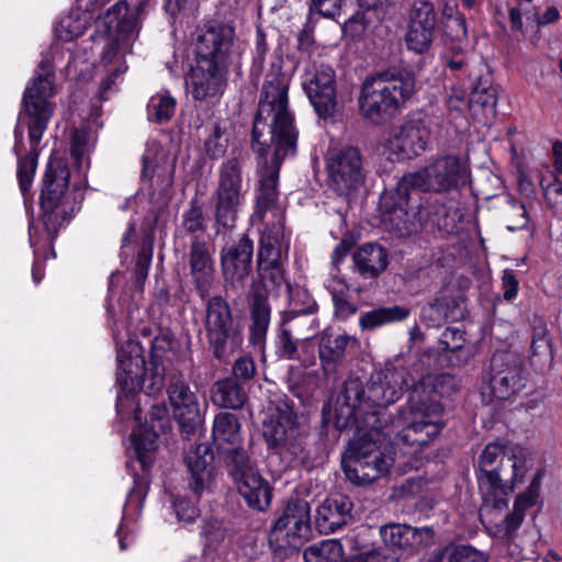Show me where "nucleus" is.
<instances>
[{"label":"nucleus","instance_id":"obj_30","mask_svg":"<svg viewBox=\"0 0 562 562\" xmlns=\"http://www.w3.org/2000/svg\"><path fill=\"white\" fill-rule=\"evenodd\" d=\"M353 262L363 278H376L387 267V251L379 244H364L353 254Z\"/></svg>","mask_w":562,"mask_h":562},{"label":"nucleus","instance_id":"obj_16","mask_svg":"<svg viewBox=\"0 0 562 562\" xmlns=\"http://www.w3.org/2000/svg\"><path fill=\"white\" fill-rule=\"evenodd\" d=\"M204 326L210 348L217 359L226 356L229 342L236 347L241 342V337L234 326L232 308L221 295L207 300Z\"/></svg>","mask_w":562,"mask_h":562},{"label":"nucleus","instance_id":"obj_38","mask_svg":"<svg viewBox=\"0 0 562 562\" xmlns=\"http://www.w3.org/2000/svg\"><path fill=\"white\" fill-rule=\"evenodd\" d=\"M145 372V360L142 357H119L116 379L124 391L131 392L140 386Z\"/></svg>","mask_w":562,"mask_h":562},{"label":"nucleus","instance_id":"obj_20","mask_svg":"<svg viewBox=\"0 0 562 562\" xmlns=\"http://www.w3.org/2000/svg\"><path fill=\"white\" fill-rule=\"evenodd\" d=\"M311 508L304 499H293L288 503L281 517L274 522L270 541L280 546L297 547L311 535Z\"/></svg>","mask_w":562,"mask_h":562},{"label":"nucleus","instance_id":"obj_25","mask_svg":"<svg viewBox=\"0 0 562 562\" xmlns=\"http://www.w3.org/2000/svg\"><path fill=\"white\" fill-rule=\"evenodd\" d=\"M352 503L345 495L327 497L316 512V527L321 533H333L352 519Z\"/></svg>","mask_w":562,"mask_h":562},{"label":"nucleus","instance_id":"obj_61","mask_svg":"<svg viewBox=\"0 0 562 562\" xmlns=\"http://www.w3.org/2000/svg\"><path fill=\"white\" fill-rule=\"evenodd\" d=\"M504 299L507 301L513 300L517 293L519 283L512 270H505L502 278Z\"/></svg>","mask_w":562,"mask_h":562},{"label":"nucleus","instance_id":"obj_56","mask_svg":"<svg viewBox=\"0 0 562 562\" xmlns=\"http://www.w3.org/2000/svg\"><path fill=\"white\" fill-rule=\"evenodd\" d=\"M463 333L457 328H446L441 336V342L447 350L456 351L462 348L464 342Z\"/></svg>","mask_w":562,"mask_h":562},{"label":"nucleus","instance_id":"obj_2","mask_svg":"<svg viewBox=\"0 0 562 562\" xmlns=\"http://www.w3.org/2000/svg\"><path fill=\"white\" fill-rule=\"evenodd\" d=\"M527 450L516 443L491 442L479 457V490L482 495L481 518L501 538L510 539L520 527L527 508L532 507L540 494L541 474L532 479L527 490L519 494L510 514L502 519L508 497L527 471Z\"/></svg>","mask_w":562,"mask_h":562},{"label":"nucleus","instance_id":"obj_55","mask_svg":"<svg viewBox=\"0 0 562 562\" xmlns=\"http://www.w3.org/2000/svg\"><path fill=\"white\" fill-rule=\"evenodd\" d=\"M173 507L179 520L191 522L199 516V509L190 501L176 499Z\"/></svg>","mask_w":562,"mask_h":562},{"label":"nucleus","instance_id":"obj_40","mask_svg":"<svg viewBox=\"0 0 562 562\" xmlns=\"http://www.w3.org/2000/svg\"><path fill=\"white\" fill-rule=\"evenodd\" d=\"M172 339L167 335L157 336L151 341L150 359L155 372L151 376L150 392L160 391L164 385L165 369L162 368V360L172 349Z\"/></svg>","mask_w":562,"mask_h":562},{"label":"nucleus","instance_id":"obj_63","mask_svg":"<svg viewBox=\"0 0 562 562\" xmlns=\"http://www.w3.org/2000/svg\"><path fill=\"white\" fill-rule=\"evenodd\" d=\"M344 562H389V559L380 550H371L352 555Z\"/></svg>","mask_w":562,"mask_h":562},{"label":"nucleus","instance_id":"obj_39","mask_svg":"<svg viewBox=\"0 0 562 562\" xmlns=\"http://www.w3.org/2000/svg\"><path fill=\"white\" fill-rule=\"evenodd\" d=\"M305 562H344L345 550L337 539L323 540L304 550Z\"/></svg>","mask_w":562,"mask_h":562},{"label":"nucleus","instance_id":"obj_4","mask_svg":"<svg viewBox=\"0 0 562 562\" xmlns=\"http://www.w3.org/2000/svg\"><path fill=\"white\" fill-rule=\"evenodd\" d=\"M54 79L55 75L50 68L44 61L41 63L40 71L32 83L26 87L22 99V109L14 128V151L20 154L23 149L22 124H25L31 149L29 156L20 158L18 162V178L23 195H26L31 189L37 166V146L54 112V104L50 102L55 94Z\"/></svg>","mask_w":562,"mask_h":562},{"label":"nucleus","instance_id":"obj_14","mask_svg":"<svg viewBox=\"0 0 562 562\" xmlns=\"http://www.w3.org/2000/svg\"><path fill=\"white\" fill-rule=\"evenodd\" d=\"M403 187V178L393 191L381 198V207L384 210V224L396 235L404 237L418 232L423 226V213L419 204L412 203L409 199L411 186Z\"/></svg>","mask_w":562,"mask_h":562},{"label":"nucleus","instance_id":"obj_7","mask_svg":"<svg viewBox=\"0 0 562 562\" xmlns=\"http://www.w3.org/2000/svg\"><path fill=\"white\" fill-rule=\"evenodd\" d=\"M341 458L347 479L358 485L370 484L389 473L392 459L378 445V429L356 430Z\"/></svg>","mask_w":562,"mask_h":562},{"label":"nucleus","instance_id":"obj_24","mask_svg":"<svg viewBox=\"0 0 562 562\" xmlns=\"http://www.w3.org/2000/svg\"><path fill=\"white\" fill-rule=\"evenodd\" d=\"M190 276L199 295L204 299L209 295L214 281V262L204 240L194 237L189 251Z\"/></svg>","mask_w":562,"mask_h":562},{"label":"nucleus","instance_id":"obj_35","mask_svg":"<svg viewBox=\"0 0 562 562\" xmlns=\"http://www.w3.org/2000/svg\"><path fill=\"white\" fill-rule=\"evenodd\" d=\"M384 544L393 552L394 557L389 562H394L413 553V527L407 525L383 526L380 530Z\"/></svg>","mask_w":562,"mask_h":562},{"label":"nucleus","instance_id":"obj_21","mask_svg":"<svg viewBox=\"0 0 562 562\" xmlns=\"http://www.w3.org/2000/svg\"><path fill=\"white\" fill-rule=\"evenodd\" d=\"M429 128L420 121H409L394 127L384 144V153L391 160H406L419 156L428 146Z\"/></svg>","mask_w":562,"mask_h":562},{"label":"nucleus","instance_id":"obj_29","mask_svg":"<svg viewBox=\"0 0 562 562\" xmlns=\"http://www.w3.org/2000/svg\"><path fill=\"white\" fill-rule=\"evenodd\" d=\"M187 463L191 473L190 487L195 494H200L213 479V454L207 446L200 445L189 452Z\"/></svg>","mask_w":562,"mask_h":562},{"label":"nucleus","instance_id":"obj_10","mask_svg":"<svg viewBox=\"0 0 562 562\" xmlns=\"http://www.w3.org/2000/svg\"><path fill=\"white\" fill-rule=\"evenodd\" d=\"M262 436L268 447L289 462L306 459L304 436L291 408H278L271 414L263 422Z\"/></svg>","mask_w":562,"mask_h":562},{"label":"nucleus","instance_id":"obj_47","mask_svg":"<svg viewBox=\"0 0 562 562\" xmlns=\"http://www.w3.org/2000/svg\"><path fill=\"white\" fill-rule=\"evenodd\" d=\"M443 35L452 42L461 45L463 41L468 38V29L465 24V18L460 14L453 19L441 22Z\"/></svg>","mask_w":562,"mask_h":562},{"label":"nucleus","instance_id":"obj_28","mask_svg":"<svg viewBox=\"0 0 562 562\" xmlns=\"http://www.w3.org/2000/svg\"><path fill=\"white\" fill-rule=\"evenodd\" d=\"M212 436L214 445L224 453H239L240 424L234 414L226 412L216 414Z\"/></svg>","mask_w":562,"mask_h":562},{"label":"nucleus","instance_id":"obj_26","mask_svg":"<svg viewBox=\"0 0 562 562\" xmlns=\"http://www.w3.org/2000/svg\"><path fill=\"white\" fill-rule=\"evenodd\" d=\"M238 493L249 507L257 510H266L271 502V486L252 468L241 469L235 477Z\"/></svg>","mask_w":562,"mask_h":562},{"label":"nucleus","instance_id":"obj_17","mask_svg":"<svg viewBox=\"0 0 562 562\" xmlns=\"http://www.w3.org/2000/svg\"><path fill=\"white\" fill-rule=\"evenodd\" d=\"M196 59L206 60L228 69L241 55V46L235 40V30L228 24L207 27L198 37L195 45Z\"/></svg>","mask_w":562,"mask_h":562},{"label":"nucleus","instance_id":"obj_6","mask_svg":"<svg viewBox=\"0 0 562 562\" xmlns=\"http://www.w3.org/2000/svg\"><path fill=\"white\" fill-rule=\"evenodd\" d=\"M415 86V76L407 70L366 79L359 95L361 114L374 122L394 115L413 97Z\"/></svg>","mask_w":562,"mask_h":562},{"label":"nucleus","instance_id":"obj_58","mask_svg":"<svg viewBox=\"0 0 562 562\" xmlns=\"http://www.w3.org/2000/svg\"><path fill=\"white\" fill-rule=\"evenodd\" d=\"M443 59L446 66L452 71H459L463 69L468 64V59L462 53L461 45H453L451 47V56L446 55Z\"/></svg>","mask_w":562,"mask_h":562},{"label":"nucleus","instance_id":"obj_50","mask_svg":"<svg viewBox=\"0 0 562 562\" xmlns=\"http://www.w3.org/2000/svg\"><path fill=\"white\" fill-rule=\"evenodd\" d=\"M448 562H487V555L471 547L460 546L454 548L448 555Z\"/></svg>","mask_w":562,"mask_h":562},{"label":"nucleus","instance_id":"obj_13","mask_svg":"<svg viewBox=\"0 0 562 562\" xmlns=\"http://www.w3.org/2000/svg\"><path fill=\"white\" fill-rule=\"evenodd\" d=\"M214 200L216 223L232 227L244 200L241 164L236 157L228 158L220 167Z\"/></svg>","mask_w":562,"mask_h":562},{"label":"nucleus","instance_id":"obj_48","mask_svg":"<svg viewBox=\"0 0 562 562\" xmlns=\"http://www.w3.org/2000/svg\"><path fill=\"white\" fill-rule=\"evenodd\" d=\"M205 151L211 158L222 157L227 147V140L223 136V132L217 124L212 125L210 134L204 143Z\"/></svg>","mask_w":562,"mask_h":562},{"label":"nucleus","instance_id":"obj_52","mask_svg":"<svg viewBox=\"0 0 562 562\" xmlns=\"http://www.w3.org/2000/svg\"><path fill=\"white\" fill-rule=\"evenodd\" d=\"M278 352L281 358L293 360L297 353V342L293 339L290 329L282 327L278 339Z\"/></svg>","mask_w":562,"mask_h":562},{"label":"nucleus","instance_id":"obj_54","mask_svg":"<svg viewBox=\"0 0 562 562\" xmlns=\"http://www.w3.org/2000/svg\"><path fill=\"white\" fill-rule=\"evenodd\" d=\"M335 282L336 280L330 282L327 288L331 292L336 310L340 313L353 314L356 308L352 307L345 299V295L348 291L347 284H340L339 286H336Z\"/></svg>","mask_w":562,"mask_h":562},{"label":"nucleus","instance_id":"obj_45","mask_svg":"<svg viewBox=\"0 0 562 562\" xmlns=\"http://www.w3.org/2000/svg\"><path fill=\"white\" fill-rule=\"evenodd\" d=\"M547 205L554 212L562 214V181L554 178L551 182H540Z\"/></svg>","mask_w":562,"mask_h":562},{"label":"nucleus","instance_id":"obj_32","mask_svg":"<svg viewBox=\"0 0 562 562\" xmlns=\"http://www.w3.org/2000/svg\"><path fill=\"white\" fill-rule=\"evenodd\" d=\"M248 397L245 386L234 378L216 381L211 390V401L226 409H240Z\"/></svg>","mask_w":562,"mask_h":562},{"label":"nucleus","instance_id":"obj_11","mask_svg":"<svg viewBox=\"0 0 562 562\" xmlns=\"http://www.w3.org/2000/svg\"><path fill=\"white\" fill-rule=\"evenodd\" d=\"M364 158L356 146L328 149L325 157L327 184L338 195L349 198L364 183Z\"/></svg>","mask_w":562,"mask_h":562},{"label":"nucleus","instance_id":"obj_57","mask_svg":"<svg viewBox=\"0 0 562 562\" xmlns=\"http://www.w3.org/2000/svg\"><path fill=\"white\" fill-rule=\"evenodd\" d=\"M413 552L432 543L435 531L431 527L413 528Z\"/></svg>","mask_w":562,"mask_h":562},{"label":"nucleus","instance_id":"obj_46","mask_svg":"<svg viewBox=\"0 0 562 562\" xmlns=\"http://www.w3.org/2000/svg\"><path fill=\"white\" fill-rule=\"evenodd\" d=\"M182 226L188 233L204 231L203 210L196 200H192L189 209L184 211L182 215Z\"/></svg>","mask_w":562,"mask_h":562},{"label":"nucleus","instance_id":"obj_3","mask_svg":"<svg viewBox=\"0 0 562 562\" xmlns=\"http://www.w3.org/2000/svg\"><path fill=\"white\" fill-rule=\"evenodd\" d=\"M408 372L403 367L373 372L366 384L359 378L346 380L337 397L335 427L339 430L379 429L378 408L398 401L407 385Z\"/></svg>","mask_w":562,"mask_h":562},{"label":"nucleus","instance_id":"obj_33","mask_svg":"<svg viewBox=\"0 0 562 562\" xmlns=\"http://www.w3.org/2000/svg\"><path fill=\"white\" fill-rule=\"evenodd\" d=\"M164 429V425L148 424L146 420L144 426L134 429L132 434L137 459L143 469L151 465L154 458L153 453L159 446V436Z\"/></svg>","mask_w":562,"mask_h":562},{"label":"nucleus","instance_id":"obj_43","mask_svg":"<svg viewBox=\"0 0 562 562\" xmlns=\"http://www.w3.org/2000/svg\"><path fill=\"white\" fill-rule=\"evenodd\" d=\"M434 38L435 34L408 21L404 41L409 50L424 54L430 49Z\"/></svg>","mask_w":562,"mask_h":562},{"label":"nucleus","instance_id":"obj_59","mask_svg":"<svg viewBox=\"0 0 562 562\" xmlns=\"http://www.w3.org/2000/svg\"><path fill=\"white\" fill-rule=\"evenodd\" d=\"M83 25L78 24L72 27V19L67 16L63 19L59 23V27L57 29L58 36L64 41H71L75 37L79 36L83 32Z\"/></svg>","mask_w":562,"mask_h":562},{"label":"nucleus","instance_id":"obj_36","mask_svg":"<svg viewBox=\"0 0 562 562\" xmlns=\"http://www.w3.org/2000/svg\"><path fill=\"white\" fill-rule=\"evenodd\" d=\"M108 33L130 35L137 33V23L128 16V5L125 1H117L111 5L100 18Z\"/></svg>","mask_w":562,"mask_h":562},{"label":"nucleus","instance_id":"obj_5","mask_svg":"<svg viewBox=\"0 0 562 562\" xmlns=\"http://www.w3.org/2000/svg\"><path fill=\"white\" fill-rule=\"evenodd\" d=\"M458 389L456 376L448 373L427 374L416 382L408 395L405 426L397 435L398 440L412 447H424L432 441L445 427L440 400Z\"/></svg>","mask_w":562,"mask_h":562},{"label":"nucleus","instance_id":"obj_27","mask_svg":"<svg viewBox=\"0 0 562 562\" xmlns=\"http://www.w3.org/2000/svg\"><path fill=\"white\" fill-rule=\"evenodd\" d=\"M358 345V339L347 334L324 333L318 344V358L324 373L335 374L346 358L347 349Z\"/></svg>","mask_w":562,"mask_h":562},{"label":"nucleus","instance_id":"obj_64","mask_svg":"<svg viewBox=\"0 0 562 562\" xmlns=\"http://www.w3.org/2000/svg\"><path fill=\"white\" fill-rule=\"evenodd\" d=\"M447 104L450 111L461 113L463 108L468 104L465 95L462 91L453 92L447 100Z\"/></svg>","mask_w":562,"mask_h":562},{"label":"nucleus","instance_id":"obj_15","mask_svg":"<svg viewBox=\"0 0 562 562\" xmlns=\"http://www.w3.org/2000/svg\"><path fill=\"white\" fill-rule=\"evenodd\" d=\"M301 85L311 104L321 117L331 116L337 106L335 70L318 60L303 66Z\"/></svg>","mask_w":562,"mask_h":562},{"label":"nucleus","instance_id":"obj_51","mask_svg":"<svg viewBox=\"0 0 562 562\" xmlns=\"http://www.w3.org/2000/svg\"><path fill=\"white\" fill-rule=\"evenodd\" d=\"M531 353L532 357L542 356L546 359H551V346L547 335V329L543 326L536 327L533 330L532 341H531Z\"/></svg>","mask_w":562,"mask_h":562},{"label":"nucleus","instance_id":"obj_12","mask_svg":"<svg viewBox=\"0 0 562 562\" xmlns=\"http://www.w3.org/2000/svg\"><path fill=\"white\" fill-rule=\"evenodd\" d=\"M69 170L61 162H49L44 177L41 194L42 222L53 239L68 221L69 213L65 193L69 184Z\"/></svg>","mask_w":562,"mask_h":562},{"label":"nucleus","instance_id":"obj_8","mask_svg":"<svg viewBox=\"0 0 562 562\" xmlns=\"http://www.w3.org/2000/svg\"><path fill=\"white\" fill-rule=\"evenodd\" d=\"M257 271L259 282L252 283L249 293L251 319L249 341L252 346L261 347L266 339L271 314L267 295L272 293L276 296L282 294L291 296L292 285L285 277L282 263L279 261L272 265L267 262L257 263Z\"/></svg>","mask_w":562,"mask_h":562},{"label":"nucleus","instance_id":"obj_53","mask_svg":"<svg viewBox=\"0 0 562 562\" xmlns=\"http://www.w3.org/2000/svg\"><path fill=\"white\" fill-rule=\"evenodd\" d=\"M256 374V364L250 356H241L233 364V378L237 381H249Z\"/></svg>","mask_w":562,"mask_h":562},{"label":"nucleus","instance_id":"obj_19","mask_svg":"<svg viewBox=\"0 0 562 562\" xmlns=\"http://www.w3.org/2000/svg\"><path fill=\"white\" fill-rule=\"evenodd\" d=\"M168 403L173 419L187 436L193 434L201 424L200 403L195 391L182 373L172 374L167 385Z\"/></svg>","mask_w":562,"mask_h":562},{"label":"nucleus","instance_id":"obj_34","mask_svg":"<svg viewBox=\"0 0 562 562\" xmlns=\"http://www.w3.org/2000/svg\"><path fill=\"white\" fill-rule=\"evenodd\" d=\"M288 243L284 240L282 218H277V223L271 228H266L261 235L257 263L281 262L282 249H288Z\"/></svg>","mask_w":562,"mask_h":562},{"label":"nucleus","instance_id":"obj_44","mask_svg":"<svg viewBox=\"0 0 562 562\" xmlns=\"http://www.w3.org/2000/svg\"><path fill=\"white\" fill-rule=\"evenodd\" d=\"M151 119L156 123H164L171 119L176 110V100L170 94L158 93L151 97L148 104Z\"/></svg>","mask_w":562,"mask_h":562},{"label":"nucleus","instance_id":"obj_41","mask_svg":"<svg viewBox=\"0 0 562 562\" xmlns=\"http://www.w3.org/2000/svg\"><path fill=\"white\" fill-rule=\"evenodd\" d=\"M408 21L435 34L437 26L435 4L428 0H416L409 11Z\"/></svg>","mask_w":562,"mask_h":562},{"label":"nucleus","instance_id":"obj_22","mask_svg":"<svg viewBox=\"0 0 562 562\" xmlns=\"http://www.w3.org/2000/svg\"><path fill=\"white\" fill-rule=\"evenodd\" d=\"M254 244L243 235L238 241L225 247L221 254V268L226 290L237 291L245 286L251 272Z\"/></svg>","mask_w":562,"mask_h":562},{"label":"nucleus","instance_id":"obj_37","mask_svg":"<svg viewBox=\"0 0 562 562\" xmlns=\"http://www.w3.org/2000/svg\"><path fill=\"white\" fill-rule=\"evenodd\" d=\"M408 314L407 308L398 305L379 307L363 313L359 318V326L362 330H373L383 325L404 321Z\"/></svg>","mask_w":562,"mask_h":562},{"label":"nucleus","instance_id":"obj_60","mask_svg":"<svg viewBox=\"0 0 562 562\" xmlns=\"http://www.w3.org/2000/svg\"><path fill=\"white\" fill-rule=\"evenodd\" d=\"M508 216L515 217V222L507 225L509 231H516L527 225V212L522 204H512L508 211Z\"/></svg>","mask_w":562,"mask_h":562},{"label":"nucleus","instance_id":"obj_31","mask_svg":"<svg viewBox=\"0 0 562 562\" xmlns=\"http://www.w3.org/2000/svg\"><path fill=\"white\" fill-rule=\"evenodd\" d=\"M496 105L497 88L479 82L468 102L472 117L483 124H491L496 116Z\"/></svg>","mask_w":562,"mask_h":562},{"label":"nucleus","instance_id":"obj_1","mask_svg":"<svg viewBox=\"0 0 562 562\" xmlns=\"http://www.w3.org/2000/svg\"><path fill=\"white\" fill-rule=\"evenodd\" d=\"M289 82L284 77L272 76L262 87V98L252 126V149L262 158L259 165V186L256 213L265 221L268 212L282 218L278 204L280 166L288 155L296 151L297 132L288 109Z\"/></svg>","mask_w":562,"mask_h":562},{"label":"nucleus","instance_id":"obj_49","mask_svg":"<svg viewBox=\"0 0 562 562\" xmlns=\"http://www.w3.org/2000/svg\"><path fill=\"white\" fill-rule=\"evenodd\" d=\"M293 311L297 314H313L317 311V304L311 294L304 289L291 290V296H286Z\"/></svg>","mask_w":562,"mask_h":562},{"label":"nucleus","instance_id":"obj_9","mask_svg":"<svg viewBox=\"0 0 562 562\" xmlns=\"http://www.w3.org/2000/svg\"><path fill=\"white\" fill-rule=\"evenodd\" d=\"M470 167L468 159L447 154L430 160L423 169L403 176V187L434 193H446L468 183Z\"/></svg>","mask_w":562,"mask_h":562},{"label":"nucleus","instance_id":"obj_18","mask_svg":"<svg viewBox=\"0 0 562 562\" xmlns=\"http://www.w3.org/2000/svg\"><path fill=\"white\" fill-rule=\"evenodd\" d=\"M488 382L494 398L509 401L526 387L527 372L515 355L496 352L491 359Z\"/></svg>","mask_w":562,"mask_h":562},{"label":"nucleus","instance_id":"obj_62","mask_svg":"<svg viewBox=\"0 0 562 562\" xmlns=\"http://www.w3.org/2000/svg\"><path fill=\"white\" fill-rule=\"evenodd\" d=\"M341 0H313L317 11L325 18H334L340 11Z\"/></svg>","mask_w":562,"mask_h":562},{"label":"nucleus","instance_id":"obj_42","mask_svg":"<svg viewBox=\"0 0 562 562\" xmlns=\"http://www.w3.org/2000/svg\"><path fill=\"white\" fill-rule=\"evenodd\" d=\"M429 312L435 315V321H459L463 317V307L460 300L450 296L437 297L429 306Z\"/></svg>","mask_w":562,"mask_h":562},{"label":"nucleus","instance_id":"obj_23","mask_svg":"<svg viewBox=\"0 0 562 562\" xmlns=\"http://www.w3.org/2000/svg\"><path fill=\"white\" fill-rule=\"evenodd\" d=\"M227 72L224 66L196 59L186 81L187 90L196 101L218 98L225 90Z\"/></svg>","mask_w":562,"mask_h":562}]
</instances>
